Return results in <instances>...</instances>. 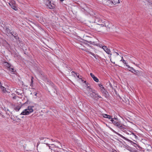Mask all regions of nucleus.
Returning a JSON list of instances; mask_svg holds the SVG:
<instances>
[{"mask_svg": "<svg viewBox=\"0 0 152 152\" xmlns=\"http://www.w3.org/2000/svg\"><path fill=\"white\" fill-rule=\"evenodd\" d=\"M104 21V20L101 19L99 18H96L95 21L97 23V24L94 26L93 29L99 32L101 31L100 29V28L101 27V26H102Z\"/></svg>", "mask_w": 152, "mask_h": 152, "instance_id": "obj_1", "label": "nucleus"}, {"mask_svg": "<svg viewBox=\"0 0 152 152\" xmlns=\"http://www.w3.org/2000/svg\"><path fill=\"white\" fill-rule=\"evenodd\" d=\"M39 142H38L37 145V149L38 152H47L48 147L47 145V144L46 145L45 143L44 144L40 145L39 146Z\"/></svg>", "mask_w": 152, "mask_h": 152, "instance_id": "obj_2", "label": "nucleus"}, {"mask_svg": "<svg viewBox=\"0 0 152 152\" xmlns=\"http://www.w3.org/2000/svg\"><path fill=\"white\" fill-rule=\"evenodd\" d=\"M48 83L50 85L49 89V90L48 91H49L52 93L57 94V91L56 87L54 84L50 81H48Z\"/></svg>", "mask_w": 152, "mask_h": 152, "instance_id": "obj_3", "label": "nucleus"}, {"mask_svg": "<svg viewBox=\"0 0 152 152\" xmlns=\"http://www.w3.org/2000/svg\"><path fill=\"white\" fill-rule=\"evenodd\" d=\"M33 107V106L28 107V108L24 110L20 115H28L29 113L33 111V109H32Z\"/></svg>", "mask_w": 152, "mask_h": 152, "instance_id": "obj_4", "label": "nucleus"}, {"mask_svg": "<svg viewBox=\"0 0 152 152\" xmlns=\"http://www.w3.org/2000/svg\"><path fill=\"white\" fill-rule=\"evenodd\" d=\"M103 4L109 7H111L112 5L111 0H102Z\"/></svg>", "mask_w": 152, "mask_h": 152, "instance_id": "obj_5", "label": "nucleus"}, {"mask_svg": "<svg viewBox=\"0 0 152 152\" xmlns=\"http://www.w3.org/2000/svg\"><path fill=\"white\" fill-rule=\"evenodd\" d=\"M102 26H105L107 28H110L112 26V24L111 23H110L109 21L105 20L104 21Z\"/></svg>", "mask_w": 152, "mask_h": 152, "instance_id": "obj_6", "label": "nucleus"}, {"mask_svg": "<svg viewBox=\"0 0 152 152\" xmlns=\"http://www.w3.org/2000/svg\"><path fill=\"white\" fill-rule=\"evenodd\" d=\"M9 4L14 10L16 11L18 10L17 7L15 6V4L13 3V2H10L9 3Z\"/></svg>", "mask_w": 152, "mask_h": 152, "instance_id": "obj_7", "label": "nucleus"}, {"mask_svg": "<svg viewBox=\"0 0 152 152\" xmlns=\"http://www.w3.org/2000/svg\"><path fill=\"white\" fill-rule=\"evenodd\" d=\"M16 39L17 43L18 44H20V45L21 46L23 45V42L21 41V40L19 38L18 36H17V37L15 38Z\"/></svg>", "mask_w": 152, "mask_h": 152, "instance_id": "obj_8", "label": "nucleus"}, {"mask_svg": "<svg viewBox=\"0 0 152 152\" xmlns=\"http://www.w3.org/2000/svg\"><path fill=\"white\" fill-rule=\"evenodd\" d=\"M102 48L106 52V53L110 55H112V54L110 53V51L109 49L106 46H104L102 47Z\"/></svg>", "mask_w": 152, "mask_h": 152, "instance_id": "obj_9", "label": "nucleus"}, {"mask_svg": "<svg viewBox=\"0 0 152 152\" xmlns=\"http://www.w3.org/2000/svg\"><path fill=\"white\" fill-rule=\"evenodd\" d=\"M116 123V124H115V126L120 128L121 129H122L124 128L122 124L120 122L118 121Z\"/></svg>", "mask_w": 152, "mask_h": 152, "instance_id": "obj_10", "label": "nucleus"}, {"mask_svg": "<svg viewBox=\"0 0 152 152\" xmlns=\"http://www.w3.org/2000/svg\"><path fill=\"white\" fill-rule=\"evenodd\" d=\"M102 115L104 118H106L109 119H111L112 118H112V116H111L105 114H102Z\"/></svg>", "mask_w": 152, "mask_h": 152, "instance_id": "obj_11", "label": "nucleus"}, {"mask_svg": "<svg viewBox=\"0 0 152 152\" xmlns=\"http://www.w3.org/2000/svg\"><path fill=\"white\" fill-rule=\"evenodd\" d=\"M7 66L8 67V68H9V70L12 72H14V69L13 67L12 66H11L10 64L8 63L7 62Z\"/></svg>", "mask_w": 152, "mask_h": 152, "instance_id": "obj_12", "label": "nucleus"}, {"mask_svg": "<svg viewBox=\"0 0 152 152\" xmlns=\"http://www.w3.org/2000/svg\"><path fill=\"white\" fill-rule=\"evenodd\" d=\"M100 90L101 92L106 97L108 94V92L104 88L101 89Z\"/></svg>", "mask_w": 152, "mask_h": 152, "instance_id": "obj_13", "label": "nucleus"}, {"mask_svg": "<svg viewBox=\"0 0 152 152\" xmlns=\"http://www.w3.org/2000/svg\"><path fill=\"white\" fill-rule=\"evenodd\" d=\"M90 75L94 81L96 82H99V79L92 73H90Z\"/></svg>", "mask_w": 152, "mask_h": 152, "instance_id": "obj_14", "label": "nucleus"}, {"mask_svg": "<svg viewBox=\"0 0 152 152\" xmlns=\"http://www.w3.org/2000/svg\"><path fill=\"white\" fill-rule=\"evenodd\" d=\"M110 129L113 132L116 134H117L119 136H120V137H121L122 138H123L125 140H127L128 139H126V137H124V136H122V135H121V134H118V133L117 132H116L112 128H110Z\"/></svg>", "mask_w": 152, "mask_h": 152, "instance_id": "obj_15", "label": "nucleus"}, {"mask_svg": "<svg viewBox=\"0 0 152 152\" xmlns=\"http://www.w3.org/2000/svg\"><path fill=\"white\" fill-rule=\"evenodd\" d=\"M112 5L113 4L116 5L120 3L119 0H111Z\"/></svg>", "mask_w": 152, "mask_h": 152, "instance_id": "obj_16", "label": "nucleus"}, {"mask_svg": "<svg viewBox=\"0 0 152 152\" xmlns=\"http://www.w3.org/2000/svg\"><path fill=\"white\" fill-rule=\"evenodd\" d=\"M110 121L112 122V123L115 125L116 123L118 121V119L115 118H113L110 120Z\"/></svg>", "mask_w": 152, "mask_h": 152, "instance_id": "obj_17", "label": "nucleus"}, {"mask_svg": "<svg viewBox=\"0 0 152 152\" xmlns=\"http://www.w3.org/2000/svg\"><path fill=\"white\" fill-rule=\"evenodd\" d=\"M87 90L88 91V92H86V93L88 94H89L91 92H93V91H94V90L92 88H87Z\"/></svg>", "mask_w": 152, "mask_h": 152, "instance_id": "obj_18", "label": "nucleus"}, {"mask_svg": "<svg viewBox=\"0 0 152 152\" xmlns=\"http://www.w3.org/2000/svg\"><path fill=\"white\" fill-rule=\"evenodd\" d=\"M10 34L14 37L15 38H16L17 36H18V34L17 33L14 31H11Z\"/></svg>", "mask_w": 152, "mask_h": 152, "instance_id": "obj_19", "label": "nucleus"}, {"mask_svg": "<svg viewBox=\"0 0 152 152\" xmlns=\"http://www.w3.org/2000/svg\"><path fill=\"white\" fill-rule=\"evenodd\" d=\"M16 94L18 95H22V91L20 89H18L16 91Z\"/></svg>", "mask_w": 152, "mask_h": 152, "instance_id": "obj_20", "label": "nucleus"}, {"mask_svg": "<svg viewBox=\"0 0 152 152\" xmlns=\"http://www.w3.org/2000/svg\"><path fill=\"white\" fill-rule=\"evenodd\" d=\"M5 32L8 34H10L12 31V30H10V29L8 27H6V28H5Z\"/></svg>", "mask_w": 152, "mask_h": 152, "instance_id": "obj_21", "label": "nucleus"}, {"mask_svg": "<svg viewBox=\"0 0 152 152\" xmlns=\"http://www.w3.org/2000/svg\"><path fill=\"white\" fill-rule=\"evenodd\" d=\"M84 50V51H85L86 52H87L88 53L90 54H91V55H92L93 56H94V57L95 58H96L95 54H94V53H92L91 52L89 51L88 50H86V49L85 50Z\"/></svg>", "mask_w": 152, "mask_h": 152, "instance_id": "obj_22", "label": "nucleus"}, {"mask_svg": "<svg viewBox=\"0 0 152 152\" xmlns=\"http://www.w3.org/2000/svg\"><path fill=\"white\" fill-rule=\"evenodd\" d=\"M88 42L90 44H93V45H96L97 46H99V47H100V48H102V47L103 46L102 45H101V44H99V45L98 44H93V43H92V42L91 41H89Z\"/></svg>", "mask_w": 152, "mask_h": 152, "instance_id": "obj_23", "label": "nucleus"}, {"mask_svg": "<svg viewBox=\"0 0 152 152\" xmlns=\"http://www.w3.org/2000/svg\"><path fill=\"white\" fill-rule=\"evenodd\" d=\"M94 91H93V92H91V93H90L89 94H90V96L93 99L94 97V95L96 94V93H95Z\"/></svg>", "mask_w": 152, "mask_h": 152, "instance_id": "obj_24", "label": "nucleus"}, {"mask_svg": "<svg viewBox=\"0 0 152 152\" xmlns=\"http://www.w3.org/2000/svg\"><path fill=\"white\" fill-rule=\"evenodd\" d=\"M1 88L3 92L4 93H5L6 92V88L4 87H3V86H1Z\"/></svg>", "mask_w": 152, "mask_h": 152, "instance_id": "obj_25", "label": "nucleus"}, {"mask_svg": "<svg viewBox=\"0 0 152 152\" xmlns=\"http://www.w3.org/2000/svg\"><path fill=\"white\" fill-rule=\"evenodd\" d=\"M33 77H32L31 79V82L30 84V86L31 87H33Z\"/></svg>", "mask_w": 152, "mask_h": 152, "instance_id": "obj_26", "label": "nucleus"}, {"mask_svg": "<svg viewBox=\"0 0 152 152\" xmlns=\"http://www.w3.org/2000/svg\"><path fill=\"white\" fill-rule=\"evenodd\" d=\"M120 61H122L124 64H126V66H128L127 63L125 62V60L123 58V57H122V59Z\"/></svg>", "mask_w": 152, "mask_h": 152, "instance_id": "obj_27", "label": "nucleus"}, {"mask_svg": "<svg viewBox=\"0 0 152 152\" xmlns=\"http://www.w3.org/2000/svg\"><path fill=\"white\" fill-rule=\"evenodd\" d=\"M20 108V107L19 106H18L16 107L15 108V110L17 111H18Z\"/></svg>", "mask_w": 152, "mask_h": 152, "instance_id": "obj_28", "label": "nucleus"}, {"mask_svg": "<svg viewBox=\"0 0 152 152\" xmlns=\"http://www.w3.org/2000/svg\"><path fill=\"white\" fill-rule=\"evenodd\" d=\"M97 94L96 93L94 95L93 99L96 100H98V97H97Z\"/></svg>", "mask_w": 152, "mask_h": 152, "instance_id": "obj_29", "label": "nucleus"}, {"mask_svg": "<svg viewBox=\"0 0 152 152\" xmlns=\"http://www.w3.org/2000/svg\"><path fill=\"white\" fill-rule=\"evenodd\" d=\"M134 74L135 75L138 76L140 75V72L138 70H137V71L136 72H134Z\"/></svg>", "mask_w": 152, "mask_h": 152, "instance_id": "obj_30", "label": "nucleus"}, {"mask_svg": "<svg viewBox=\"0 0 152 152\" xmlns=\"http://www.w3.org/2000/svg\"><path fill=\"white\" fill-rule=\"evenodd\" d=\"M128 68H129V70L131 72H133V70H134V68L132 67H130L129 66H128Z\"/></svg>", "mask_w": 152, "mask_h": 152, "instance_id": "obj_31", "label": "nucleus"}, {"mask_svg": "<svg viewBox=\"0 0 152 152\" xmlns=\"http://www.w3.org/2000/svg\"><path fill=\"white\" fill-rule=\"evenodd\" d=\"M75 74H76V76H77V77L78 78H79L80 79H81V77H82V76H80V77H79V74L78 73H75Z\"/></svg>", "mask_w": 152, "mask_h": 152, "instance_id": "obj_32", "label": "nucleus"}, {"mask_svg": "<svg viewBox=\"0 0 152 152\" xmlns=\"http://www.w3.org/2000/svg\"><path fill=\"white\" fill-rule=\"evenodd\" d=\"M98 86L100 87V89L104 88V87L101 84H99Z\"/></svg>", "mask_w": 152, "mask_h": 152, "instance_id": "obj_33", "label": "nucleus"}, {"mask_svg": "<svg viewBox=\"0 0 152 152\" xmlns=\"http://www.w3.org/2000/svg\"><path fill=\"white\" fill-rule=\"evenodd\" d=\"M46 139V138H44V137H41V138H39V139H40V140H43L44 139ZM47 139H48V138H47Z\"/></svg>", "mask_w": 152, "mask_h": 152, "instance_id": "obj_34", "label": "nucleus"}, {"mask_svg": "<svg viewBox=\"0 0 152 152\" xmlns=\"http://www.w3.org/2000/svg\"><path fill=\"white\" fill-rule=\"evenodd\" d=\"M86 86H87V88H91L90 86H89L88 85L89 84H88L86 83Z\"/></svg>", "mask_w": 152, "mask_h": 152, "instance_id": "obj_35", "label": "nucleus"}, {"mask_svg": "<svg viewBox=\"0 0 152 152\" xmlns=\"http://www.w3.org/2000/svg\"><path fill=\"white\" fill-rule=\"evenodd\" d=\"M97 97H98V99L99 98H102L100 96H99V95H98V94H97Z\"/></svg>", "mask_w": 152, "mask_h": 152, "instance_id": "obj_36", "label": "nucleus"}, {"mask_svg": "<svg viewBox=\"0 0 152 152\" xmlns=\"http://www.w3.org/2000/svg\"><path fill=\"white\" fill-rule=\"evenodd\" d=\"M132 71H133V73H134V72H136L137 71V70H135L134 69V70H133Z\"/></svg>", "mask_w": 152, "mask_h": 152, "instance_id": "obj_37", "label": "nucleus"}, {"mask_svg": "<svg viewBox=\"0 0 152 152\" xmlns=\"http://www.w3.org/2000/svg\"><path fill=\"white\" fill-rule=\"evenodd\" d=\"M47 1H49L48 4L50 5L51 4V1L50 0H47Z\"/></svg>", "mask_w": 152, "mask_h": 152, "instance_id": "obj_38", "label": "nucleus"}, {"mask_svg": "<svg viewBox=\"0 0 152 152\" xmlns=\"http://www.w3.org/2000/svg\"><path fill=\"white\" fill-rule=\"evenodd\" d=\"M33 94H34V95L36 96H37V93L36 92H34V93H33Z\"/></svg>", "mask_w": 152, "mask_h": 152, "instance_id": "obj_39", "label": "nucleus"}, {"mask_svg": "<svg viewBox=\"0 0 152 152\" xmlns=\"http://www.w3.org/2000/svg\"><path fill=\"white\" fill-rule=\"evenodd\" d=\"M12 98L13 99H16V96H13L12 97Z\"/></svg>", "mask_w": 152, "mask_h": 152, "instance_id": "obj_40", "label": "nucleus"}, {"mask_svg": "<svg viewBox=\"0 0 152 152\" xmlns=\"http://www.w3.org/2000/svg\"><path fill=\"white\" fill-rule=\"evenodd\" d=\"M113 152H118L115 150H114L113 151Z\"/></svg>", "mask_w": 152, "mask_h": 152, "instance_id": "obj_41", "label": "nucleus"}, {"mask_svg": "<svg viewBox=\"0 0 152 152\" xmlns=\"http://www.w3.org/2000/svg\"><path fill=\"white\" fill-rule=\"evenodd\" d=\"M116 54L118 55H119V54L118 53H117V52H116Z\"/></svg>", "mask_w": 152, "mask_h": 152, "instance_id": "obj_42", "label": "nucleus"}, {"mask_svg": "<svg viewBox=\"0 0 152 152\" xmlns=\"http://www.w3.org/2000/svg\"><path fill=\"white\" fill-rule=\"evenodd\" d=\"M36 16V18H39V17H38V16Z\"/></svg>", "mask_w": 152, "mask_h": 152, "instance_id": "obj_43", "label": "nucleus"}, {"mask_svg": "<svg viewBox=\"0 0 152 152\" xmlns=\"http://www.w3.org/2000/svg\"><path fill=\"white\" fill-rule=\"evenodd\" d=\"M81 79H82V78H81ZM81 81H82V82H83V81H84L83 80H82V79H81Z\"/></svg>", "mask_w": 152, "mask_h": 152, "instance_id": "obj_44", "label": "nucleus"}, {"mask_svg": "<svg viewBox=\"0 0 152 152\" xmlns=\"http://www.w3.org/2000/svg\"><path fill=\"white\" fill-rule=\"evenodd\" d=\"M86 81H83V82L84 83H86Z\"/></svg>", "mask_w": 152, "mask_h": 152, "instance_id": "obj_45", "label": "nucleus"}, {"mask_svg": "<svg viewBox=\"0 0 152 152\" xmlns=\"http://www.w3.org/2000/svg\"><path fill=\"white\" fill-rule=\"evenodd\" d=\"M51 7H52V8H53V7H52V5H51V7H49V8H51Z\"/></svg>", "mask_w": 152, "mask_h": 152, "instance_id": "obj_46", "label": "nucleus"}, {"mask_svg": "<svg viewBox=\"0 0 152 152\" xmlns=\"http://www.w3.org/2000/svg\"><path fill=\"white\" fill-rule=\"evenodd\" d=\"M96 1H99V0H96Z\"/></svg>", "mask_w": 152, "mask_h": 152, "instance_id": "obj_47", "label": "nucleus"}, {"mask_svg": "<svg viewBox=\"0 0 152 152\" xmlns=\"http://www.w3.org/2000/svg\"><path fill=\"white\" fill-rule=\"evenodd\" d=\"M129 151H131V150H130V149H129Z\"/></svg>", "mask_w": 152, "mask_h": 152, "instance_id": "obj_48", "label": "nucleus"}, {"mask_svg": "<svg viewBox=\"0 0 152 152\" xmlns=\"http://www.w3.org/2000/svg\"><path fill=\"white\" fill-rule=\"evenodd\" d=\"M113 63L114 64H115V62H113Z\"/></svg>", "mask_w": 152, "mask_h": 152, "instance_id": "obj_49", "label": "nucleus"}, {"mask_svg": "<svg viewBox=\"0 0 152 152\" xmlns=\"http://www.w3.org/2000/svg\"><path fill=\"white\" fill-rule=\"evenodd\" d=\"M74 72V73H75V72Z\"/></svg>", "mask_w": 152, "mask_h": 152, "instance_id": "obj_50", "label": "nucleus"}, {"mask_svg": "<svg viewBox=\"0 0 152 152\" xmlns=\"http://www.w3.org/2000/svg\"><path fill=\"white\" fill-rule=\"evenodd\" d=\"M45 142V140L44 141V142Z\"/></svg>", "mask_w": 152, "mask_h": 152, "instance_id": "obj_51", "label": "nucleus"}, {"mask_svg": "<svg viewBox=\"0 0 152 152\" xmlns=\"http://www.w3.org/2000/svg\"><path fill=\"white\" fill-rule=\"evenodd\" d=\"M7 111H9V110L7 109Z\"/></svg>", "mask_w": 152, "mask_h": 152, "instance_id": "obj_52", "label": "nucleus"}, {"mask_svg": "<svg viewBox=\"0 0 152 152\" xmlns=\"http://www.w3.org/2000/svg\"><path fill=\"white\" fill-rule=\"evenodd\" d=\"M0 152H1L0 151Z\"/></svg>", "mask_w": 152, "mask_h": 152, "instance_id": "obj_53", "label": "nucleus"}]
</instances>
